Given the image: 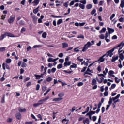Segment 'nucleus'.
Instances as JSON below:
<instances>
[{
	"label": "nucleus",
	"mask_w": 124,
	"mask_h": 124,
	"mask_svg": "<svg viewBox=\"0 0 124 124\" xmlns=\"http://www.w3.org/2000/svg\"><path fill=\"white\" fill-rule=\"evenodd\" d=\"M93 44H94V41L93 40H92L91 42L90 41L88 42L83 46L82 52H86L87 49H89V48H91V46L93 45Z\"/></svg>",
	"instance_id": "f257e3e1"
},
{
	"label": "nucleus",
	"mask_w": 124,
	"mask_h": 124,
	"mask_svg": "<svg viewBox=\"0 0 124 124\" xmlns=\"http://www.w3.org/2000/svg\"><path fill=\"white\" fill-rule=\"evenodd\" d=\"M115 49H116V47H114L112 49H111L110 50L107 52L106 54H104L105 56L107 58H108L109 55L113 53V52L115 51Z\"/></svg>",
	"instance_id": "f03ea898"
},
{
	"label": "nucleus",
	"mask_w": 124,
	"mask_h": 124,
	"mask_svg": "<svg viewBox=\"0 0 124 124\" xmlns=\"http://www.w3.org/2000/svg\"><path fill=\"white\" fill-rule=\"evenodd\" d=\"M124 43H121L119 45H118L117 46H116L114 47V48H115V49H118V48H120V47H121V46H122L119 49V50H118L119 54H120V53H122V52L123 51V50H121V49H122V48H123V46H124Z\"/></svg>",
	"instance_id": "7ed1b4c3"
},
{
	"label": "nucleus",
	"mask_w": 124,
	"mask_h": 124,
	"mask_svg": "<svg viewBox=\"0 0 124 124\" xmlns=\"http://www.w3.org/2000/svg\"><path fill=\"white\" fill-rule=\"evenodd\" d=\"M104 57H105V55H103L97 60V62H98V63H101V62H103L105 61V58H104Z\"/></svg>",
	"instance_id": "20e7f679"
},
{
	"label": "nucleus",
	"mask_w": 124,
	"mask_h": 124,
	"mask_svg": "<svg viewBox=\"0 0 124 124\" xmlns=\"http://www.w3.org/2000/svg\"><path fill=\"white\" fill-rule=\"evenodd\" d=\"M8 21L9 24H12L15 21V16H11Z\"/></svg>",
	"instance_id": "39448f33"
},
{
	"label": "nucleus",
	"mask_w": 124,
	"mask_h": 124,
	"mask_svg": "<svg viewBox=\"0 0 124 124\" xmlns=\"http://www.w3.org/2000/svg\"><path fill=\"white\" fill-rule=\"evenodd\" d=\"M107 30L108 31L109 34H111L113 33V32H115V30H114V29H113V28H111L110 27H108Z\"/></svg>",
	"instance_id": "423d86ee"
},
{
	"label": "nucleus",
	"mask_w": 124,
	"mask_h": 124,
	"mask_svg": "<svg viewBox=\"0 0 124 124\" xmlns=\"http://www.w3.org/2000/svg\"><path fill=\"white\" fill-rule=\"evenodd\" d=\"M18 110L20 113H24L27 111V109L25 108H22V107H18Z\"/></svg>",
	"instance_id": "0eeeda50"
},
{
	"label": "nucleus",
	"mask_w": 124,
	"mask_h": 124,
	"mask_svg": "<svg viewBox=\"0 0 124 124\" xmlns=\"http://www.w3.org/2000/svg\"><path fill=\"white\" fill-rule=\"evenodd\" d=\"M5 65L7 69H8L9 70L10 69V67H9V65H8V64L7 63L5 64V63H3L2 64L3 69H4V70H5Z\"/></svg>",
	"instance_id": "6e6552de"
},
{
	"label": "nucleus",
	"mask_w": 124,
	"mask_h": 124,
	"mask_svg": "<svg viewBox=\"0 0 124 124\" xmlns=\"http://www.w3.org/2000/svg\"><path fill=\"white\" fill-rule=\"evenodd\" d=\"M16 117L17 120H21L22 119V115L19 112L16 114Z\"/></svg>",
	"instance_id": "1a4fd4ad"
},
{
	"label": "nucleus",
	"mask_w": 124,
	"mask_h": 124,
	"mask_svg": "<svg viewBox=\"0 0 124 124\" xmlns=\"http://www.w3.org/2000/svg\"><path fill=\"white\" fill-rule=\"evenodd\" d=\"M5 35L7 36H8L9 37H17L15 36H14V35L12 33H5Z\"/></svg>",
	"instance_id": "9d476101"
},
{
	"label": "nucleus",
	"mask_w": 124,
	"mask_h": 124,
	"mask_svg": "<svg viewBox=\"0 0 124 124\" xmlns=\"http://www.w3.org/2000/svg\"><path fill=\"white\" fill-rule=\"evenodd\" d=\"M63 98L62 97L59 98H56L52 100V101H54L55 102H57L58 101H61V100H62Z\"/></svg>",
	"instance_id": "9b49d317"
},
{
	"label": "nucleus",
	"mask_w": 124,
	"mask_h": 124,
	"mask_svg": "<svg viewBox=\"0 0 124 124\" xmlns=\"http://www.w3.org/2000/svg\"><path fill=\"white\" fill-rule=\"evenodd\" d=\"M119 59V57L118 56H117L116 57H112V59H111V62H116V61H117V60H118Z\"/></svg>",
	"instance_id": "f8f14e48"
},
{
	"label": "nucleus",
	"mask_w": 124,
	"mask_h": 124,
	"mask_svg": "<svg viewBox=\"0 0 124 124\" xmlns=\"http://www.w3.org/2000/svg\"><path fill=\"white\" fill-rule=\"evenodd\" d=\"M62 45L63 48H67V47H68V44L67 43H62Z\"/></svg>",
	"instance_id": "ddd939ff"
},
{
	"label": "nucleus",
	"mask_w": 124,
	"mask_h": 124,
	"mask_svg": "<svg viewBox=\"0 0 124 124\" xmlns=\"http://www.w3.org/2000/svg\"><path fill=\"white\" fill-rule=\"evenodd\" d=\"M106 31V28L105 27H103L101 31H99V33H104Z\"/></svg>",
	"instance_id": "4468645a"
},
{
	"label": "nucleus",
	"mask_w": 124,
	"mask_h": 124,
	"mask_svg": "<svg viewBox=\"0 0 124 124\" xmlns=\"http://www.w3.org/2000/svg\"><path fill=\"white\" fill-rule=\"evenodd\" d=\"M97 84V82L96 81V79H93L92 81V86H94V85H96Z\"/></svg>",
	"instance_id": "2eb2a0df"
},
{
	"label": "nucleus",
	"mask_w": 124,
	"mask_h": 124,
	"mask_svg": "<svg viewBox=\"0 0 124 124\" xmlns=\"http://www.w3.org/2000/svg\"><path fill=\"white\" fill-rule=\"evenodd\" d=\"M32 18L33 19V22L34 23H36V22H37V17H36V16H33Z\"/></svg>",
	"instance_id": "dca6fc26"
},
{
	"label": "nucleus",
	"mask_w": 124,
	"mask_h": 124,
	"mask_svg": "<svg viewBox=\"0 0 124 124\" xmlns=\"http://www.w3.org/2000/svg\"><path fill=\"white\" fill-rule=\"evenodd\" d=\"M120 96H121V94H118L116 96H115V97H113L112 98V100L113 101H115V100L118 99Z\"/></svg>",
	"instance_id": "f3484780"
},
{
	"label": "nucleus",
	"mask_w": 124,
	"mask_h": 124,
	"mask_svg": "<svg viewBox=\"0 0 124 124\" xmlns=\"http://www.w3.org/2000/svg\"><path fill=\"white\" fill-rule=\"evenodd\" d=\"M39 0H34V1L32 2V3H35V5H34V6H35V5H38L39 4Z\"/></svg>",
	"instance_id": "a211bd4d"
},
{
	"label": "nucleus",
	"mask_w": 124,
	"mask_h": 124,
	"mask_svg": "<svg viewBox=\"0 0 124 124\" xmlns=\"http://www.w3.org/2000/svg\"><path fill=\"white\" fill-rule=\"evenodd\" d=\"M54 59H53L52 58H49L47 60V61L48 62H55Z\"/></svg>",
	"instance_id": "6ab92c4d"
},
{
	"label": "nucleus",
	"mask_w": 124,
	"mask_h": 124,
	"mask_svg": "<svg viewBox=\"0 0 124 124\" xmlns=\"http://www.w3.org/2000/svg\"><path fill=\"white\" fill-rule=\"evenodd\" d=\"M120 7L122 8L124 7V0H121Z\"/></svg>",
	"instance_id": "aec40b11"
},
{
	"label": "nucleus",
	"mask_w": 124,
	"mask_h": 124,
	"mask_svg": "<svg viewBox=\"0 0 124 124\" xmlns=\"http://www.w3.org/2000/svg\"><path fill=\"white\" fill-rule=\"evenodd\" d=\"M47 82H51L53 81V78L51 77H48L46 79Z\"/></svg>",
	"instance_id": "412c9836"
},
{
	"label": "nucleus",
	"mask_w": 124,
	"mask_h": 124,
	"mask_svg": "<svg viewBox=\"0 0 124 124\" xmlns=\"http://www.w3.org/2000/svg\"><path fill=\"white\" fill-rule=\"evenodd\" d=\"M93 7V5L89 4L86 5V8L87 9H91Z\"/></svg>",
	"instance_id": "4be33fe9"
},
{
	"label": "nucleus",
	"mask_w": 124,
	"mask_h": 124,
	"mask_svg": "<svg viewBox=\"0 0 124 124\" xmlns=\"http://www.w3.org/2000/svg\"><path fill=\"white\" fill-rule=\"evenodd\" d=\"M115 88H116V84L114 83L112 84L110 87V88H109V90H113L114 89H115Z\"/></svg>",
	"instance_id": "5701e85b"
},
{
	"label": "nucleus",
	"mask_w": 124,
	"mask_h": 124,
	"mask_svg": "<svg viewBox=\"0 0 124 124\" xmlns=\"http://www.w3.org/2000/svg\"><path fill=\"white\" fill-rule=\"evenodd\" d=\"M6 37V35L2 34L1 36H0V40H3L4 38Z\"/></svg>",
	"instance_id": "b1692460"
},
{
	"label": "nucleus",
	"mask_w": 124,
	"mask_h": 124,
	"mask_svg": "<svg viewBox=\"0 0 124 124\" xmlns=\"http://www.w3.org/2000/svg\"><path fill=\"white\" fill-rule=\"evenodd\" d=\"M19 25H21V26H24L25 25V21L24 20H20L19 21Z\"/></svg>",
	"instance_id": "393cba45"
},
{
	"label": "nucleus",
	"mask_w": 124,
	"mask_h": 124,
	"mask_svg": "<svg viewBox=\"0 0 124 124\" xmlns=\"http://www.w3.org/2000/svg\"><path fill=\"white\" fill-rule=\"evenodd\" d=\"M89 72H92V70H91L89 68H88L87 71L84 73V75H86V74H89Z\"/></svg>",
	"instance_id": "a878e982"
},
{
	"label": "nucleus",
	"mask_w": 124,
	"mask_h": 124,
	"mask_svg": "<svg viewBox=\"0 0 124 124\" xmlns=\"http://www.w3.org/2000/svg\"><path fill=\"white\" fill-rule=\"evenodd\" d=\"M63 21H62V19H60L57 21V25H61V24H62V23H63Z\"/></svg>",
	"instance_id": "bb28decb"
},
{
	"label": "nucleus",
	"mask_w": 124,
	"mask_h": 124,
	"mask_svg": "<svg viewBox=\"0 0 124 124\" xmlns=\"http://www.w3.org/2000/svg\"><path fill=\"white\" fill-rule=\"evenodd\" d=\"M79 2L82 3V4H87V1L86 0H80Z\"/></svg>",
	"instance_id": "cd10ccee"
},
{
	"label": "nucleus",
	"mask_w": 124,
	"mask_h": 124,
	"mask_svg": "<svg viewBox=\"0 0 124 124\" xmlns=\"http://www.w3.org/2000/svg\"><path fill=\"white\" fill-rule=\"evenodd\" d=\"M41 104H43V103H38L36 104H34L33 106L34 107H37V106H39V105H41Z\"/></svg>",
	"instance_id": "c85d7f7f"
},
{
	"label": "nucleus",
	"mask_w": 124,
	"mask_h": 124,
	"mask_svg": "<svg viewBox=\"0 0 124 124\" xmlns=\"http://www.w3.org/2000/svg\"><path fill=\"white\" fill-rule=\"evenodd\" d=\"M12 61L10 58L7 59L6 61V63H11Z\"/></svg>",
	"instance_id": "c756f323"
},
{
	"label": "nucleus",
	"mask_w": 124,
	"mask_h": 124,
	"mask_svg": "<svg viewBox=\"0 0 124 124\" xmlns=\"http://www.w3.org/2000/svg\"><path fill=\"white\" fill-rule=\"evenodd\" d=\"M6 49V47H0V52H4Z\"/></svg>",
	"instance_id": "7c9ffc66"
},
{
	"label": "nucleus",
	"mask_w": 124,
	"mask_h": 124,
	"mask_svg": "<svg viewBox=\"0 0 124 124\" xmlns=\"http://www.w3.org/2000/svg\"><path fill=\"white\" fill-rule=\"evenodd\" d=\"M46 36H47V33L45 32L42 34V37H43V38H46Z\"/></svg>",
	"instance_id": "2f4dec72"
},
{
	"label": "nucleus",
	"mask_w": 124,
	"mask_h": 124,
	"mask_svg": "<svg viewBox=\"0 0 124 124\" xmlns=\"http://www.w3.org/2000/svg\"><path fill=\"white\" fill-rule=\"evenodd\" d=\"M35 77H36L35 79H36V80H38L39 79H40V75H37V74H35L34 75Z\"/></svg>",
	"instance_id": "473e14b6"
},
{
	"label": "nucleus",
	"mask_w": 124,
	"mask_h": 124,
	"mask_svg": "<svg viewBox=\"0 0 124 124\" xmlns=\"http://www.w3.org/2000/svg\"><path fill=\"white\" fill-rule=\"evenodd\" d=\"M1 103H4L5 102V95H3V98L1 99Z\"/></svg>",
	"instance_id": "72a5a7b5"
},
{
	"label": "nucleus",
	"mask_w": 124,
	"mask_h": 124,
	"mask_svg": "<svg viewBox=\"0 0 124 124\" xmlns=\"http://www.w3.org/2000/svg\"><path fill=\"white\" fill-rule=\"evenodd\" d=\"M121 101V100L120 99H117V100H114L113 101V103L112 104V105H115L117 103V102H120Z\"/></svg>",
	"instance_id": "f704fd0d"
},
{
	"label": "nucleus",
	"mask_w": 124,
	"mask_h": 124,
	"mask_svg": "<svg viewBox=\"0 0 124 124\" xmlns=\"http://www.w3.org/2000/svg\"><path fill=\"white\" fill-rule=\"evenodd\" d=\"M79 7L81 8V9H84L85 8V4L80 3Z\"/></svg>",
	"instance_id": "c9c22d12"
},
{
	"label": "nucleus",
	"mask_w": 124,
	"mask_h": 124,
	"mask_svg": "<svg viewBox=\"0 0 124 124\" xmlns=\"http://www.w3.org/2000/svg\"><path fill=\"white\" fill-rule=\"evenodd\" d=\"M99 38H100V39H104V38H105V36H104V34H101L99 36Z\"/></svg>",
	"instance_id": "e433bc0d"
},
{
	"label": "nucleus",
	"mask_w": 124,
	"mask_h": 124,
	"mask_svg": "<svg viewBox=\"0 0 124 124\" xmlns=\"http://www.w3.org/2000/svg\"><path fill=\"white\" fill-rule=\"evenodd\" d=\"M25 31H26V28H25L24 27H22V28L21 29V30L20 31V32L21 33H24V32H25Z\"/></svg>",
	"instance_id": "4c0bfd02"
},
{
	"label": "nucleus",
	"mask_w": 124,
	"mask_h": 124,
	"mask_svg": "<svg viewBox=\"0 0 124 124\" xmlns=\"http://www.w3.org/2000/svg\"><path fill=\"white\" fill-rule=\"evenodd\" d=\"M115 81L117 84L120 83V79H119V78H118V77L115 78Z\"/></svg>",
	"instance_id": "58836bf2"
},
{
	"label": "nucleus",
	"mask_w": 124,
	"mask_h": 124,
	"mask_svg": "<svg viewBox=\"0 0 124 124\" xmlns=\"http://www.w3.org/2000/svg\"><path fill=\"white\" fill-rule=\"evenodd\" d=\"M59 97H62V96H64V93H61L58 94Z\"/></svg>",
	"instance_id": "ea45409f"
},
{
	"label": "nucleus",
	"mask_w": 124,
	"mask_h": 124,
	"mask_svg": "<svg viewBox=\"0 0 124 124\" xmlns=\"http://www.w3.org/2000/svg\"><path fill=\"white\" fill-rule=\"evenodd\" d=\"M97 119V117L96 116H93L92 117V121L93 122H95V121H96Z\"/></svg>",
	"instance_id": "a19ab883"
},
{
	"label": "nucleus",
	"mask_w": 124,
	"mask_h": 124,
	"mask_svg": "<svg viewBox=\"0 0 124 124\" xmlns=\"http://www.w3.org/2000/svg\"><path fill=\"white\" fill-rule=\"evenodd\" d=\"M51 91V89H49L44 94V96H46L48 94V93Z\"/></svg>",
	"instance_id": "79ce46f5"
},
{
	"label": "nucleus",
	"mask_w": 124,
	"mask_h": 124,
	"mask_svg": "<svg viewBox=\"0 0 124 124\" xmlns=\"http://www.w3.org/2000/svg\"><path fill=\"white\" fill-rule=\"evenodd\" d=\"M62 67V64H59L57 65V69H61Z\"/></svg>",
	"instance_id": "37998d69"
},
{
	"label": "nucleus",
	"mask_w": 124,
	"mask_h": 124,
	"mask_svg": "<svg viewBox=\"0 0 124 124\" xmlns=\"http://www.w3.org/2000/svg\"><path fill=\"white\" fill-rule=\"evenodd\" d=\"M5 75V73H4L3 74V77L0 79V81H1V82H3V81H4V80H5V78H4Z\"/></svg>",
	"instance_id": "c03bdc74"
},
{
	"label": "nucleus",
	"mask_w": 124,
	"mask_h": 124,
	"mask_svg": "<svg viewBox=\"0 0 124 124\" xmlns=\"http://www.w3.org/2000/svg\"><path fill=\"white\" fill-rule=\"evenodd\" d=\"M56 70H57V69L55 67H53L51 69V72L52 73H55L56 72Z\"/></svg>",
	"instance_id": "a18cd8bd"
},
{
	"label": "nucleus",
	"mask_w": 124,
	"mask_h": 124,
	"mask_svg": "<svg viewBox=\"0 0 124 124\" xmlns=\"http://www.w3.org/2000/svg\"><path fill=\"white\" fill-rule=\"evenodd\" d=\"M71 67H72V68H76L77 67V64L73 63V65H71Z\"/></svg>",
	"instance_id": "49530a36"
},
{
	"label": "nucleus",
	"mask_w": 124,
	"mask_h": 124,
	"mask_svg": "<svg viewBox=\"0 0 124 124\" xmlns=\"http://www.w3.org/2000/svg\"><path fill=\"white\" fill-rule=\"evenodd\" d=\"M79 47H77L74 49V52H76L77 53H78V52H80V50L78 49Z\"/></svg>",
	"instance_id": "de8ad7c7"
},
{
	"label": "nucleus",
	"mask_w": 124,
	"mask_h": 124,
	"mask_svg": "<svg viewBox=\"0 0 124 124\" xmlns=\"http://www.w3.org/2000/svg\"><path fill=\"white\" fill-rule=\"evenodd\" d=\"M119 58H124V51L123 52V53L119 54Z\"/></svg>",
	"instance_id": "09e8293b"
},
{
	"label": "nucleus",
	"mask_w": 124,
	"mask_h": 124,
	"mask_svg": "<svg viewBox=\"0 0 124 124\" xmlns=\"http://www.w3.org/2000/svg\"><path fill=\"white\" fill-rule=\"evenodd\" d=\"M90 115L92 116V115H94L95 114V111H90L89 113Z\"/></svg>",
	"instance_id": "8fccbe9b"
},
{
	"label": "nucleus",
	"mask_w": 124,
	"mask_h": 124,
	"mask_svg": "<svg viewBox=\"0 0 124 124\" xmlns=\"http://www.w3.org/2000/svg\"><path fill=\"white\" fill-rule=\"evenodd\" d=\"M95 12H96V10L95 9H93V10L91 12V14L92 15H93V14H94V13H95Z\"/></svg>",
	"instance_id": "3c124183"
},
{
	"label": "nucleus",
	"mask_w": 124,
	"mask_h": 124,
	"mask_svg": "<svg viewBox=\"0 0 124 124\" xmlns=\"http://www.w3.org/2000/svg\"><path fill=\"white\" fill-rule=\"evenodd\" d=\"M63 72H65V73H68V74H70L72 72H73V71H67L66 70H63Z\"/></svg>",
	"instance_id": "603ef678"
},
{
	"label": "nucleus",
	"mask_w": 124,
	"mask_h": 124,
	"mask_svg": "<svg viewBox=\"0 0 124 124\" xmlns=\"http://www.w3.org/2000/svg\"><path fill=\"white\" fill-rule=\"evenodd\" d=\"M112 103H113V99H112V98H110L109 101L108 102V104H109V105H110V104H112Z\"/></svg>",
	"instance_id": "864d4df0"
},
{
	"label": "nucleus",
	"mask_w": 124,
	"mask_h": 124,
	"mask_svg": "<svg viewBox=\"0 0 124 124\" xmlns=\"http://www.w3.org/2000/svg\"><path fill=\"white\" fill-rule=\"evenodd\" d=\"M83 85H84V83L82 82H80L78 84V87H81V86H83Z\"/></svg>",
	"instance_id": "5fc2aeb1"
},
{
	"label": "nucleus",
	"mask_w": 124,
	"mask_h": 124,
	"mask_svg": "<svg viewBox=\"0 0 124 124\" xmlns=\"http://www.w3.org/2000/svg\"><path fill=\"white\" fill-rule=\"evenodd\" d=\"M37 47H42V45H34L33 46V48H37Z\"/></svg>",
	"instance_id": "6e6d98bb"
},
{
	"label": "nucleus",
	"mask_w": 124,
	"mask_h": 124,
	"mask_svg": "<svg viewBox=\"0 0 124 124\" xmlns=\"http://www.w3.org/2000/svg\"><path fill=\"white\" fill-rule=\"evenodd\" d=\"M38 118H39V119H40V121H42V116H41V114H39L37 115Z\"/></svg>",
	"instance_id": "4d7b16f0"
},
{
	"label": "nucleus",
	"mask_w": 124,
	"mask_h": 124,
	"mask_svg": "<svg viewBox=\"0 0 124 124\" xmlns=\"http://www.w3.org/2000/svg\"><path fill=\"white\" fill-rule=\"evenodd\" d=\"M114 72H113V71H112V70L109 71L108 72L109 75H111H111L114 74Z\"/></svg>",
	"instance_id": "13d9d810"
},
{
	"label": "nucleus",
	"mask_w": 124,
	"mask_h": 124,
	"mask_svg": "<svg viewBox=\"0 0 124 124\" xmlns=\"http://www.w3.org/2000/svg\"><path fill=\"white\" fill-rule=\"evenodd\" d=\"M21 66H22V67H27V64H26L25 62H23Z\"/></svg>",
	"instance_id": "bf43d9fd"
},
{
	"label": "nucleus",
	"mask_w": 124,
	"mask_h": 124,
	"mask_svg": "<svg viewBox=\"0 0 124 124\" xmlns=\"http://www.w3.org/2000/svg\"><path fill=\"white\" fill-rule=\"evenodd\" d=\"M59 62H60V63L62 64V63L63 62H64V59H59Z\"/></svg>",
	"instance_id": "052dcab7"
},
{
	"label": "nucleus",
	"mask_w": 124,
	"mask_h": 124,
	"mask_svg": "<svg viewBox=\"0 0 124 124\" xmlns=\"http://www.w3.org/2000/svg\"><path fill=\"white\" fill-rule=\"evenodd\" d=\"M115 16H116V15H115V14H113L111 16H110V20H112L113 18L114 17H115Z\"/></svg>",
	"instance_id": "680f3d73"
},
{
	"label": "nucleus",
	"mask_w": 124,
	"mask_h": 124,
	"mask_svg": "<svg viewBox=\"0 0 124 124\" xmlns=\"http://www.w3.org/2000/svg\"><path fill=\"white\" fill-rule=\"evenodd\" d=\"M97 89V85H94L93 87H92L93 90H96Z\"/></svg>",
	"instance_id": "e2e57ef3"
},
{
	"label": "nucleus",
	"mask_w": 124,
	"mask_h": 124,
	"mask_svg": "<svg viewBox=\"0 0 124 124\" xmlns=\"http://www.w3.org/2000/svg\"><path fill=\"white\" fill-rule=\"evenodd\" d=\"M108 92H107V91H105L104 93V96H108Z\"/></svg>",
	"instance_id": "0e129e2a"
},
{
	"label": "nucleus",
	"mask_w": 124,
	"mask_h": 124,
	"mask_svg": "<svg viewBox=\"0 0 124 124\" xmlns=\"http://www.w3.org/2000/svg\"><path fill=\"white\" fill-rule=\"evenodd\" d=\"M38 11H39V10H37V9H35L33 10V13H34V14H36V13H37Z\"/></svg>",
	"instance_id": "69168bd1"
},
{
	"label": "nucleus",
	"mask_w": 124,
	"mask_h": 124,
	"mask_svg": "<svg viewBox=\"0 0 124 124\" xmlns=\"http://www.w3.org/2000/svg\"><path fill=\"white\" fill-rule=\"evenodd\" d=\"M78 38H82V39H84L85 38V37H84V35H80L79 36H78Z\"/></svg>",
	"instance_id": "338daca9"
},
{
	"label": "nucleus",
	"mask_w": 124,
	"mask_h": 124,
	"mask_svg": "<svg viewBox=\"0 0 124 124\" xmlns=\"http://www.w3.org/2000/svg\"><path fill=\"white\" fill-rule=\"evenodd\" d=\"M119 22H124V19L123 17H121L119 19Z\"/></svg>",
	"instance_id": "774afa93"
}]
</instances>
